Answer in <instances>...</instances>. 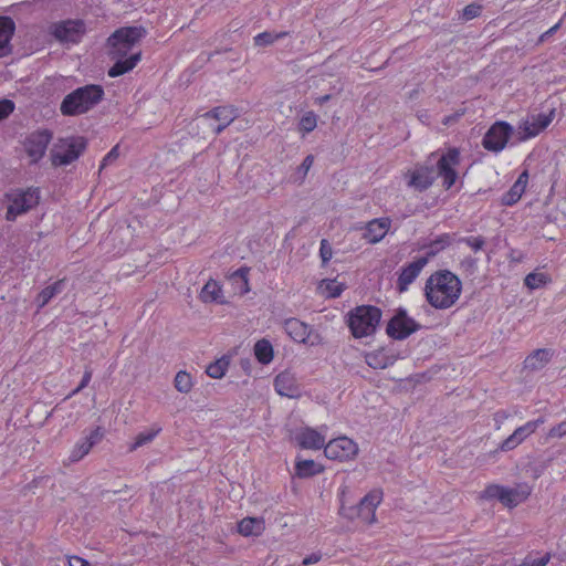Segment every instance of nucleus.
Instances as JSON below:
<instances>
[{
	"instance_id": "f257e3e1",
	"label": "nucleus",
	"mask_w": 566,
	"mask_h": 566,
	"mask_svg": "<svg viewBox=\"0 0 566 566\" xmlns=\"http://www.w3.org/2000/svg\"><path fill=\"white\" fill-rule=\"evenodd\" d=\"M147 31L144 27H123L115 30L107 39L108 56L115 63L108 70V76L117 77L132 71L142 60V51L128 55L133 46L138 43Z\"/></svg>"
},
{
	"instance_id": "f03ea898",
	"label": "nucleus",
	"mask_w": 566,
	"mask_h": 566,
	"mask_svg": "<svg viewBox=\"0 0 566 566\" xmlns=\"http://www.w3.org/2000/svg\"><path fill=\"white\" fill-rule=\"evenodd\" d=\"M462 291L460 279L448 270L432 273L424 286L427 302L437 310L452 307L459 300Z\"/></svg>"
},
{
	"instance_id": "7ed1b4c3",
	"label": "nucleus",
	"mask_w": 566,
	"mask_h": 566,
	"mask_svg": "<svg viewBox=\"0 0 566 566\" xmlns=\"http://www.w3.org/2000/svg\"><path fill=\"white\" fill-rule=\"evenodd\" d=\"M103 97L104 90L101 85H85L67 94L61 103L60 111L64 116L82 115L95 107Z\"/></svg>"
},
{
	"instance_id": "20e7f679",
	"label": "nucleus",
	"mask_w": 566,
	"mask_h": 566,
	"mask_svg": "<svg viewBox=\"0 0 566 566\" xmlns=\"http://www.w3.org/2000/svg\"><path fill=\"white\" fill-rule=\"evenodd\" d=\"M381 318L379 308L370 305L356 307L349 315L348 325L356 338L371 335Z\"/></svg>"
},
{
	"instance_id": "39448f33",
	"label": "nucleus",
	"mask_w": 566,
	"mask_h": 566,
	"mask_svg": "<svg viewBox=\"0 0 566 566\" xmlns=\"http://www.w3.org/2000/svg\"><path fill=\"white\" fill-rule=\"evenodd\" d=\"M9 201L6 219L14 221L18 216L27 213L35 208L40 201V193L36 188L17 189L6 195Z\"/></svg>"
},
{
	"instance_id": "423d86ee",
	"label": "nucleus",
	"mask_w": 566,
	"mask_h": 566,
	"mask_svg": "<svg viewBox=\"0 0 566 566\" xmlns=\"http://www.w3.org/2000/svg\"><path fill=\"white\" fill-rule=\"evenodd\" d=\"M86 147L83 137L60 138L51 149L53 166H66L76 160Z\"/></svg>"
},
{
	"instance_id": "0eeeda50",
	"label": "nucleus",
	"mask_w": 566,
	"mask_h": 566,
	"mask_svg": "<svg viewBox=\"0 0 566 566\" xmlns=\"http://www.w3.org/2000/svg\"><path fill=\"white\" fill-rule=\"evenodd\" d=\"M531 493L532 486L525 482L518 483L514 488L492 484L485 490L486 496L497 499L504 506L510 509L525 502Z\"/></svg>"
},
{
	"instance_id": "6e6552de",
	"label": "nucleus",
	"mask_w": 566,
	"mask_h": 566,
	"mask_svg": "<svg viewBox=\"0 0 566 566\" xmlns=\"http://www.w3.org/2000/svg\"><path fill=\"white\" fill-rule=\"evenodd\" d=\"M419 329L420 324L408 316L406 310L399 308L389 321L386 331L387 334L395 339H405Z\"/></svg>"
},
{
	"instance_id": "1a4fd4ad",
	"label": "nucleus",
	"mask_w": 566,
	"mask_h": 566,
	"mask_svg": "<svg viewBox=\"0 0 566 566\" xmlns=\"http://www.w3.org/2000/svg\"><path fill=\"white\" fill-rule=\"evenodd\" d=\"M357 443L348 437H339L331 440L324 447V453L328 459L338 461H348L358 454Z\"/></svg>"
},
{
	"instance_id": "9d476101",
	"label": "nucleus",
	"mask_w": 566,
	"mask_h": 566,
	"mask_svg": "<svg viewBox=\"0 0 566 566\" xmlns=\"http://www.w3.org/2000/svg\"><path fill=\"white\" fill-rule=\"evenodd\" d=\"M513 127L506 122H496L493 124L482 140V145L485 149L494 153H499L505 148Z\"/></svg>"
},
{
	"instance_id": "9b49d317",
	"label": "nucleus",
	"mask_w": 566,
	"mask_h": 566,
	"mask_svg": "<svg viewBox=\"0 0 566 566\" xmlns=\"http://www.w3.org/2000/svg\"><path fill=\"white\" fill-rule=\"evenodd\" d=\"M460 164V153L457 148H451L447 154L442 155L438 160L437 168L438 175L443 179V187L450 189L457 178L458 174L455 167Z\"/></svg>"
},
{
	"instance_id": "f8f14e48",
	"label": "nucleus",
	"mask_w": 566,
	"mask_h": 566,
	"mask_svg": "<svg viewBox=\"0 0 566 566\" xmlns=\"http://www.w3.org/2000/svg\"><path fill=\"white\" fill-rule=\"evenodd\" d=\"M85 33V27L81 20H67L52 27V34L60 42L76 43Z\"/></svg>"
},
{
	"instance_id": "ddd939ff",
	"label": "nucleus",
	"mask_w": 566,
	"mask_h": 566,
	"mask_svg": "<svg viewBox=\"0 0 566 566\" xmlns=\"http://www.w3.org/2000/svg\"><path fill=\"white\" fill-rule=\"evenodd\" d=\"M554 115L555 109H552L548 114H537L524 120L518 127L520 140H526L537 136L541 132L548 127L554 118Z\"/></svg>"
},
{
	"instance_id": "4468645a",
	"label": "nucleus",
	"mask_w": 566,
	"mask_h": 566,
	"mask_svg": "<svg viewBox=\"0 0 566 566\" xmlns=\"http://www.w3.org/2000/svg\"><path fill=\"white\" fill-rule=\"evenodd\" d=\"M233 112L226 107H217L199 118V125L211 127L213 135L220 134L232 120Z\"/></svg>"
},
{
	"instance_id": "2eb2a0df",
	"label": "nucleus",
	"mask_w": 566,
	"mask_h": 566,
	"mask_svg": "<svg viewBox=\"0 0 566 566\" xmlns=\"http://www.w3.org/2000/svg\"><path fill=\"white\" fill-rule=\"evenodd\" d=\"M284 328L289 336L295 342L308 343L311 345L319 343V335L313 334L312 327L297 318L286 319Z\"/></svg>"
},
{
	"instance_id": "dca6fc26",
	"label": "nucleus",
	"mask_w": 566,
	"mask_h": 566,
	"mask_svg": "<svg viewBox=\"0 0 566 566\" xmlns=\"http://www.w3.org/2000/svg\"><path fill=\"white\" fill-rule=\"evenodd\" d=\"M51 139L52 134L46 129L34 132L27 137L24 148L33 163H36L44 156Z\"/></svg>"
},
{
	"instance_id": "f3484780",
	"label": "nucleus",
	"mask_w": 566,
	"mask_h": 566,
	"mask_svg": "<svg viewBox=\"0 0 566 566\" xmlns=\"http://www.w3.org/2000/svg\"><path fill=\"white\" fill-rule=\"evenodd\" d=\"M382 501V492L373 490L365 495L357 505V518L365 524L371 525L376 522V509Z\"/></svg>"
},
{
	"instance_id": "a211bd4d",
	"label": "nucleus",
	"mask_w": 566,
	"mask_h": 566,
	"mask_svg": "<svg viewBox=\"0 0 566 566\" xmlns=\"http://www.w3.org/2000/svg\"><path fill=\"white\" fill-rule=\"evenodd\" d=\"M544 423L543 418H538L534 421H528L525 424L516 428L514 432L507 437L499 447L501 451H510L521 444L526 438L533 434L537 428Z\"/></svg>"
},
{
	"instance_id": "6ab92c4d",
	"label": "nucleus",
	"mask_w": 566,
	"mask_h": 566,
	"mask_svg": "<svg viewBox=\"0 0 566 566\" xmlns=\"http://www.w3.org/2000/svg\"><path fill=\"white\" fill-rule=\"evenodd\" d=\"M405 178L407 179L408 187L421 192L433 184V169L428 166H419L413 170L405 172Z\"/></svg>"
},
{
	"instance_id": "aec40b11",
	"label": "nucleus",
	"mask_w": 566,
	"mask_h": 566,
	"mask_svg": "<svg viewBox=\"0 0 566 566\" xmlns=\"http://www.w3.org/2000/svg\"><path fill=\"white\" fill-rule=\"evenodd\" d=\"M427 263L428 258H419L401 270L397 280V289L399 292L408 290L409 285L418 277Z\"/></svg>"
},
{
	"instance_id": "412c9836",
	"label": "nucleus",
	"mask_w": 566,
	"mask_h": 566,
	"mask_svg": "<svg viewBox=\"0 0 566 566\" xmlns=\"http://www.w3.org/2000/svg\"><path fill=\"white\" fill-rule=\"evenodd\" d=\"M295 439L302 449L318 450L326 446L324 436L310 427L302 429Z\"/></svg>"
},
{
	"instance_id": "4be33fe9",
	"label": "nucleus",
	"mask_w": 566,
	"mask_h": 566,
	"mask_svg": "<svg viewBox=\"0 0 566 566\" xmlns=\"http://www.w3.org/2000/svg\"><path fill=\"white\" fill-rule=\"evenodd\" d=\"M15 31V23L10 17H0V57L12 52L11 39Z\"/></svg>"
},
{
	"instance_id": "5701e85b",
	"label": "nucleus",
	"mask_w": 566,
	"mask_h": 566,
	"mask_svg": "<svg viewBox=\"0 0 566 566\" xmlns=\"http://www.w3.org/2000/svg\"><path fill=\"white\" fill-rule=\"evenodd\" d=\"M275 390L279 395L289 398L298 396V387L296 379L290 371L280 373L274 379Z\"/></svg>"
},
{
	"instance_id": "b1692460",
	"label": "nucleus",
	"mask_w": 566,
	"mask_h": 566,
	"mask_svg": "<svg viewBox=\"0 0 566 566\" xmlns=\"http://www.w3.org/2000/svg\"><path fill=\"white\" fill-rule=\"evenodd\" d=\"M390 220L387 218L374 219L367 223L365 239L370 243L379 242L388 232Z\"/></svg>"
},
{
	"instance_id": "393cba45",
	"label": "nucleus",
	"mask_w": 566,
	"mask_h": 566,
	"mask_svg": "<svg viewBox=\"0 0 566 566\" xmlns=\"http://www.w3.org/2000/svg\"><path fill=\"white\" fill-rule=\"evenodd\" d=\"M553 350L548 348H538L533 350L524 360V368L536 371L544 368L552 359Z\"/></svg>"
},
{
	"instance_id": "a878e982",
	"label": "nucleus",
	"mask_w": 566,
	"mask_h": 566,
	"mask_svg": "<svg viewBox=\"0 0 566 566\" xmlns=\"http://www.w3.org/2000/svg\"><path fill=\"white\" fill-rule=\"evenodd\" d=\"M265 531V522L262 517H244L238 523V532L242 536H260Z\"/></svg>"
},
{
	"instance_id": "bb28decb",
	"label": "nucleus",
	"mask_w": 566,
	"mask_h": 566,
	"mask_svg": "<svg viewBox=\"0 0 566 566\" xmlns=\"http://www.w3.org/2000/svg\"><path fill=\"white\" fill-rule=\"evenodd\" d=\"M528 181V175L526 171L522 172L511 189L503 196L502 203L505 206H512L516 203L525 191Z\"/></svg>"
},
{
	"instance_id": "cd10ccee",
	"label": "nucleus",
	"mask_w": 566,
	"mask_h": 566,
	"mask_svg": "<svg viewBox=\"0 0 566 566\" xmlns=\"http://www.w3.org/2000/svg\"><path fill=\"white\" fill-rule=\"evenodd\" d=\"M200 300L203 303H223L222 301V289L219 283L214 280H209L200 292Z\"/></svg>"
},
{
	"instance_id": "c85d7f7f",
	"label": "nucleus",
	"mask_w": 566,
	"mask_h": 566,
	"mask_svg": "<svg viewBox=\"0 0 566 566\" xmlns=\"http://www.w3.org/2000/svg\"><path fill=\"white\" fill-rule=\"evenodd\" d=\"M324 467L314 460H298L295 464V473L298 478H310L323 472Z\"/></svg>"
},
{
	"instance_id": "c756f323",
	"label": "nucleus",
	"mask_w": 566,
	"mask_h": 566,
	"mask_svg": "<svg viewBox=\"0 0 566 566\" xmlns=\"http://www.w3.org/2000/svg\"><path fill=\"white\" fill-rule=\"evenodd\" d=\"M343 291L344 285L336 280H322L317 286V292L324 297H337Z\"/></svg>"
},
{
	"instance_id": "7c9ffc66",
	"label": "nucleus",
	"mask_w": 566,
	"mask_h": 566,
	"mask_svg": "<svg viewBox=\"0 0 566 566\" xmlns=\"http://www.w3.org/2000/svg\"><path fill=\"white\" fill-rule=\"evenodd\" d=\"M254 355L261 364H269L273 359V347L266 339H260L254 345Z\"/></svg>"
},
{
	"instance_id": "2f4dec72",
	"label": "nucleus",
	"mask_w": 566,
	"mask_h": 566,
	"mask_svg": "<svg viewBox=\"0 0 566 566\" xmlns=\"http://www.w3.org/2000/svg\"><path fill=\"white\" fill-rule=\"evenodd\" d=\"M62 284L63 281L61 280L43 289L36 297L38 307H44L55 294L60 293L62 290Z\"/></svg>"
},
{
	"instance_id": "473e14b6",
	"label": "nucleus",
	"mask_w": 566,
	"mask_h": 566,
	"mask_svg": "<svg viewBox=\"0 0 566 566\" xmlns=\"http://www.w3.org/2000/svg\"><path fill=\"white\" fill-rule=\"evenodd\" d=\"M160 428H151L147 431L140 432L135 438V441L129 446V451L133 452L137 450L138 448L151 442L155 437L160 432Z\"/></svg>"
},
{
	"instance_id": "72a5a7b5",
	"label": "nucleus",
	"mask_w": 566,
	"mask_h": 566,
	"mask_svg": "<svg viewBox=\"0 0 566 566\" xmlns=\"http://www.w3.org/2000/svg\"><path fill=\"white\" fill-rule=\"evenodd\" d=\"M175 388L181 394H188L191 391L193 387L192 378L190 374L185 370H180L177 373L175 380Z\"/></svg>"
},
{
	"instance_id": "f704fd0d",
	"label": "nucleus",
	"mask_w": 566,
	"mask_h": 566,
	"mask_svg": "<svg viewBox=\"0 0 566 566\" xmlns=\"http://www.w3.org/2000/svg\"><path fill=\"white\" fill-rule=\"evenodd\" d=\"M94 446V440H83L75 444L73 450L70 453L69 460L70 462H77L83 457H85Z\"/></svg>"
},
{
	"instance_id": "c9c22d12",
	"label": "nucleus",
	"mask_w": 566,
	"mask_h": 566,
	"mask_svg": "<svg viewBox=\"0 0 566 566\" xmlns=\"http://www.w3.org/2000/svg\"><path fill=\"white\" fill-rule=\"evenodd\" d=\"M549 281L548 275L542 272L528 273L524 279V283L530 290H536L545 286Z\"/></svg>"
},
{
	"instance_id": "e433bc0d",
	"label": "nucleus",
	"mask_w": 566,
	"mask_h": 566,
	"mask_svg": "<svg viewBox=\"0 0 566 566\" xmlns=\"http://www.w3.org/2000/svg\"><path fill=\"white\" fill-rule=\"evenodd\" d=\"M229 367V360L226 357H222L214 363H211L207 367V375L214 379H220L224 376L227 369Z\"/></svg>"
},
{
	"instance_id": "4c0bfd02",
	"label": "nucleus",
	"mask_w": 566,
	"mask_h": 566,
	"mask_svg": "<svg viewBox=\"0 0 566 566\" xmlns=\"http://www.w3.org/2000/svg\"><path fill=\"white\" fill-rule=\"evenodd\" d=\"M451 243V237L449 234H442L427 247V255L424 258L434 256L441 250L446 249Z\"/></svg>"
},
{
	"instance_id": "58836bf2",
	"label": "nucleus",
	"mask_w": 566,
	"mask_h": 566,
	"mask_svg": "<svg viewBox=\"0 0 566 566\" xmlns=\"http://www.w3.org/2000/svg\"><path fill=\"white\" fill-rule=\"evenodd\" d=\"M366 363L374 369H382L388 366L389 358L382 352H375L366 355Z\"/></svg>"
},
{
	"instance_id": "ea45409f",
	"label": "nucleus",
	"mask_w": 566,
	"mask_h": 566,
	"mask_svg": "<svg viewBox=\"0 0 566 566\" xmlns=\"http://www.w3.org/2000/svg\"><path fill=\"white\" fill-rule=\"evenodd\" d=\"M287 35V32L272 33V32H263L258 34L254 38V43L258 46H266L273 44L276 40L282 39Z\"/></svg>"
},
{
	"instance_id": "a19ab883",
	"label": "nucleus",
	"mask_w": 566,
	"mask_h": 566,
	"mask_svg": "<svg viewBox=\"0 0 566 566\" xmlns=\"http://www.w3.org/2000/svg\"><path fill=\"white\" fill-rule=\"evenodd\" d=\"M317 125L316 115L312 112L305 114L300 120V129L304 133H311Z\"/></svg>"
},
{
	"instance_id": "79ce46f5",
	"label": "nucleus",
	"mask_w": 566,
	"mask_h": 566,
	"mask_svg": "<svg viewBox=\"0 0 566 566\" xmlns=\"http://www.w3.org/2000/svg\"><path fill=\"white\" fill-rule=\"evenodd\" d=\"M566 436V420L552 427L547 433L548 439H560Z\"/></svg>"
},
{
	"instance_id": "37998d69",
	"label": "nucleus",
	"mask_w": 566,
	"mask_h": 566,
	"mask_svg": "<svg viewBox=\"0 0 566 566\" xmlns=\"http://www.w3.org/2000/svg\"><path fill=\"white\" fill-rule=\"evenodd\" d=\"M467 245H469L472 250L480 251L485 245V240L482 237H469L462 239Z\"/></svg>"
},
{
	"instance_id": "c03bdc74",
	"label": "nucleus",
	"mask_w": 566,
	"mask_h": 566,
	"mask_svg": "<svg viewBox=\"0 0 566 566\" xmlns=\"http://www.w3.org/2000/svg\"><path fill=\"white\" fill-rule=\"evenodd\" d=\"M319 255L322 258L323 264H326L332 259V247L325 239L321 241Z\"/></svg>"
},
{
	"instance_id": "a18cd8bd",
	"label": "nucleus",
	"mask_w": 566,
	"mask_h": 566,
	"mask_svg": "<svg viewBox=\"0 0 566 566\" xmlns=\"http://www.w3.org/2000/svg\"><path fill=\"white\" fill-rule=\"evenodd\" d=\"M14 111V103L10 99H0V120L7 118Z\"/></svg>"
},
{
	"instance_id": "49530a36",
	"label": "nucleus",
	"mask_w": 566,
	"mask_h": 566,
	"mask_svg": "<svg viewBox=\"0 0 566 566\" xmlns=\"http://www.w3.org/2000/svg\"><path fill=\"white\" fill-rule=\"evenodd\" d=\"M481 9L479 4H469L463 9V18L465 20H472L480 15Z\"/></svg>"
},
{
	"instance_id": "de8ad7c7",
	"label": "nucleus",
	"mask_w": 566,
	"mask_h": 566,
	"mask_svg": "<svg viewBox=\"0 0 566 566\" xmlns=\"http://www.w3.org/2000/svg\"><path fill=\"white\" fill-rule=\"evenodd\" d=\"M549 559V554H546L545 556L538 559H524L521 566H546Z\"/></svg>"
},
{
	"instance_id": "09e8293b",
	"label": "nucleus",
	"mask_w": 566,
	"mask_h": 566,
	"mask_svg": "<svg viewBox=\"0 0 566 566\" xmlns=\"http://www.w3.org/2000/svg\"><path fill=\"white\" fill-rule=\"evenodd\" d=\"M313 163H314V157L312 155H307L303 163L301 164V166L298 167V170L302 172V180L305 178V176L307 175L308 170L311 169V167L313 166Z\"/></svg>"
},
{
	"instance_id": "8fccbe9b",
	"label": "nucleus",
	"mask_w": 566,
	"mask_h": 566,
	"mask_svg": "<svg viewBox=\"0 0 566 566\" xmlns=\"http://www.w3.org/2000/svg\"><path fill=\"white\" fill-rule=\"evenodd\" d=\"M340 515L348 520H354L357 517V506L356 507H345L342 506L339 511Z\"/></svg>"
},
{
	"instance_id": "3c124183",
	"label": "nucleus",
	"mask_w": 566,
	"mask_h": 566,
	"mask_svg": "<svg viewBox=\"0 0 566 566\" xmlns=\"http://www.w3.org/2000/svg\"><path fill=\"white\" fill-rule=\"evenodd\" d=\"M118 157V146H115L103 159L101 168H104L108 163Z\"/></svg>"
},
{
	"instance_id": "603ef678",
	"label": "nucleus",
	"mask_w": 566,
	"mask_h": 566,
	"mask_svg": "<svg viewBox=\"0 0 566 566\" xmlns=\"http://www.w3.org/2000/svg\"><path fill=\"white\" fill-rule=\"evenodd\" d=\"M69 565L70 566H91V564L86 559L78 557V556H71L69 558Z\"/></svg>"
},
{
	"instance_id": "864d4df0",
	"label": "nucleus",
	"mask_w": 566,
	"mask_h": 566,
	"mask_svg": "<svg viewBox=\"0 0 566 566\" xmlns=\"http://www.w3.org/2000/svg\"><path fill=\"white\" fill-rule=\"evenodd\" d=\"M321 560V555L318 554H311L310 556L305 557L302 562L304 566H308L312 564H316Z\"/></svg>"
},
{
	"instance_id": "5fc2aeb1",
	"label": "nucleus",
	"mask_w": 566,
	"mask_h": 566,
	"mask_svg": "<svg viewBox=\"0 0 566 566\" xmlns=\"http://www.w3.org/2000/svg\"><path fill=\"white\" fill-rule=\"evenodd\" d=\"M91 378H92V371L86 369L83 375L82 381L78 385V389L85 388L88 385Z\"/></svg>"
},
{
	"instance_id": "6e6d98bb",
	"label": "nucleus",
	"mask_w": 566,
	"mask_h": 566,
	"mask_svg": "<svg viewBox=\"0 0 566 566\" xmlns=\"http://www.w3.org/2000/svg\"><path fill=\"white\" fill-rule=\"evenodd\" d=\"M103 437V433L101 431V428H96L94 431L91 432V434L85 438V440H94V444L99 441Z\"/></svg>"
},
{
	"instance_id": "4d7b16f0",
	"label": "nucleus",
	"mask_w": 566,
	"mask_h": 566,
	"mask_svg": "<svg viewBox=\"0 0 566 566\" xmlns=\"http://www.w3.org/2000/svg\"><path fill=\"white\" fill-rule=\"evenodd\" d=\"M560 27V23H556L555 25H553L549 30H547L542 36H541V41L544 40L545 36H548V35H552L554 34L558 28Z\"/></svg>"
},
{
	"instance_id": "13d9d810",
	"label": "nucleus",
	"mask_w": 566,
	"mask_h": 566,
	"mask_svg": "<svg viewBox=\"0 0 566 566\" xmlns=\"http://www.w3.org/2000/svg\"><path fill=\"white\" fill-rule=\"evenodd\" d=\"M329 98H331V95H324V96H321V97L318 98V102H319L321 104H323V103H325V102L329 101Z\"/></svg>"
},
{
	"instance_id": "bf43d9fd",
	"label": "nucleus",
	"mask_w": 566,
	"mask_h": 566,
	"mask_svg": "<svg viewBox=\"0 0 566 566\" xmlns=\"http://www.w3.org/2000/svg\"><path fill=\"white\" fill-rule=\"evenodd\" d=\"M82 389H78V386L70 394L66 396V399L71 398L72 396L76 395L77 392H80Z\"/></svg>"
}]
</instances>
